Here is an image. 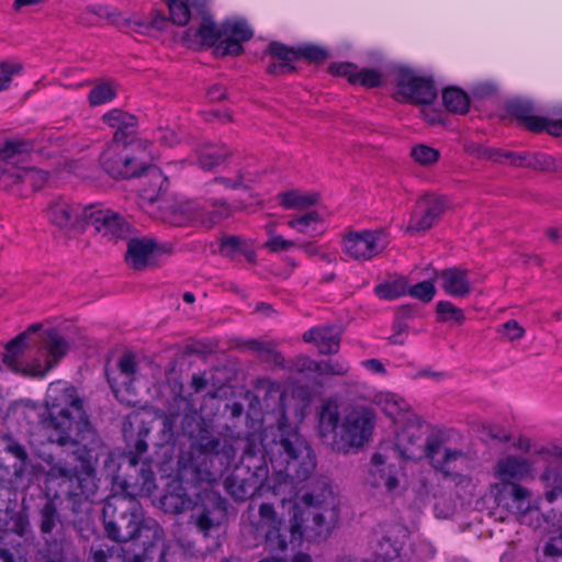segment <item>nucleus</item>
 Returning a JSON list of instances; mask_svg holds the SVG:
<instances>
[{"instance_id":"obj_25","label":"nucleus","mask_w":562,"mask_h":562,"mask_svg":"<svg viewBox=\"0 0 562 562\" xmlns=\"http://www.w3.org/2000/svg\"><path fill=\"white\" fill-rule=\"evenodd\" d=\"M104 124L111 128H115L113 139L115 143H126L137 126V117L122 109H112L102 116Z\"/></svg>"},{"instance_id":"obj_21","label":"nucleus","mask_w":562,"mask_h":562,"mask_svg":"<svg viewBox=\"0 0 562 562\" xmlns=\"http://www.w3.org/2000/svg\"><path fill=\"white\" fill-rule=\"evenodd\" d=\"M5 177L10 179L9 184L20 195H29L40 190L46 183L48 173L36 168H11L5 169Z\"/></svg>"},{"instance_id":"obj_43","label":"nucleus","mask_w":562,"mask_h":562,"mask_svg":"<svg viewBox=\"0 0 562 562\" xmlns=\"http://www.w3.org/2000/svg\"><path fill=\"white\" fill-rule=\"evenodd\" d=\"M442 101L449 112L465 114L470 108L469 95L461 89L447 88L442 92Z\"/></svg>"},{"instance_id":"obj_50","label":"nucleus","mask_w":562,"mask_h":562,"mask_svg":"<svg viewBox=\"0 0 562 562\" xmlns=\"http://www.w3.org/2000/svg\"><path fill=\"white\" fill-rule=\"evenodd\" d=\"M23 70V65L19 61L13 60H2L0 61V90H7L11 82L12 78L15 75H20Z\"/></svg>"},{"instance_id":"obj_10","label":"nucleus","mask_w":562,"mask_h":562,"mask_svg":"<svg viewBox=\"0 0 562 562\" xmlns=\"http://www.w3.org/2000/svg\"><path fill=\"white\" fill-rule=\"evenodd\" d=\"M386 244L382 231L371 229L350 232L342 240L344 252L357 261L371 260L385 249Z\"/></svg>"},{"instance_id":"obj_49","label":"nucleus","mask_w":562,"mask_h":562,"mask_svg":"<svg viewBox=\"0 0 562 562\" xmlns=\"http://www.w3.org/2000/svg\"><path fill=\"white\" fill-rule=\"evenodd\" d=\"M437 314L440 322L454 321L462 324L465 319L463 311L449 301L437 303Z\"/></svg>"},{"instance_id":"obj_37","label":"nucleus","mask_w":562,"mask_h":562,"mask_svg":"<svg viewBox=\"0 0 562 562\" xmlns=\"http://www.w3.org/2000/svg\"><path fill=\"white\" fill-rule=\"evenodd\" d=\"M220 254L229 259H235L243 255L250 263L256 261V251L251 245L240 236H226L220 241Z\"/></svg>"},{"instance_id":"obj_59","label":"nucleus","mask_w":562,"mask_h":562,"mask_svg":"<svg viewBox=\"0 0 562 562\" xmlns=\"http://www.w3.org/2000/svg\"><path fill=\"white\" fill-rule=\"evenodd\" d=\"M383 76L376 69H359L357 75V83L371 89L382 85Z\"/></svg>"},{"instance_id":"obj_13","label":"nucleus","mask_w":562,"mask_h":562,"mask_svg":"<svg viewBox=\"0 0 562 562\" xmlns=\"http://www.w3.org/2000/svg\"><path fill=\"white\" fill-rule=\"evenodd\" d=\"M103 169L115 179H130L140 177L145 162L139 161L131 153L115 143L109 146L101 155Z\"/></svg>"},{"instance_id":"obj_12","label":"nucleus","mask_w":562,"mask_h":562,"mask_svg":"<svg viewBox=\"0 0 562 562\" xmlns=\"http://www.w3.org/2000/svg\"><path fill=\"white\" fill-rule=\"evenodd\" d=\"M397 94L403 101L414 104H429L437 97L434 82L416 75L413 70L401 68L396 78Z\"/></svg>"},{"instance_id":"obj_3","label":"nucleus","mask_w":562,"mask_h":562,"mask_svg":"<svg viewBox=\"0 0 562 562\" xmlns=\"http://www.w3.org/2000/svg\"><path fill=\"white\" fill-rule=\"evenodd\" d=\"M103 521L110 539L120 542L138 541L147 551L161 540L164 531L154 519H144L142 506L125 493L110 496L103 506Z\"/></svg>"},{"instance_id":"obj_36","label":"nucleus","mask_w":562,"mask_h":562,"mask_svg":"<svg viewBox=\"0 0 562 562\" xmlns=\"http://www.w3.org/2000/svg\"><path fill=\"white\" fill-rule=\"evenodd\" d=\"M200 448L204 453L214 454L220 458L222 464H229L236 457V449L232 440L226 437L202 438Z\"/></svg>"},{"instance_id":"obj_33","label":"nucleus","mask_w":562,"mask_h":562,"mask_svg":"<svg viewBox=\"0 0 562 562\" xmlns=\"http://www.w3.org/2000/svg\"><path fill=\"white\" fill-rule=\"evenodd\" d=\"M42 348L46 352V359L41 360V366L49 364L52 370L66 356L69 344L56 329H48L42 335Z\"/></svg>"},{"instance_id":"obj_19","label":"nucleus","mask_w":562,"mask_h":562,"mask_svg":"<svg viewBox=\"0 0 562 562\" xmlns=\"http://www.w3.org/2000/svg\"><path fill=\"white\" fill-rule=\"evenodd\" d=\"M252 35V30L244 21L225 22L222 24V40L215 47L216 56L241 54V43L249 41Z\"/></svg>"},{"instance_id":"obj_24","label":"nucleus","mask_w":562,"mask_h":562,"mask_svg":"<svg viewBox=\"0 0 562 562\" xmlns=\"http://www.w3.org/2000/svg\"><path fill=\"white\" fill-rule=\"evenodd\" d=\"M224 484L226 492L236 501H246L254 496L259 488L255 473L249 471L241 473L240 469L229 474Z\"/></svg>"},{"instance_id":"obj_5","label":"nucleus","mask_w":562,"mask_h":562,"mask_svg":"<svg viewBox=\"0 0 562 562\" xmlns=\"http://www.w3.org/2000/svg\"><path fill=\"white\" fill-rule=\"evenodd\" d=\"M266 450L272 468L290 480L306 481L316 469V458L307 441L282 422Z\"/></svg>"},{"instance_id":"obj_14","label":"nucleus","mask_w":562,"mask_h":562,"mask_svg":"<svg viewBox=\"0 0 562 562\" xmlns=\"http://www.w3.org/2000/svg\"><path fill=\"white\" fill-rule=\"evenodd\" d=\"M27 348V333H21L7 344L2 357L3 363L12 371L23 375L44 376L49 371V364L41 366L38 359L25 362L22 357Z\"/></svg>"},{"instance_id":"obj_2","label":"nucleus","mask_w":562,"mask_h":562,"mask_svg":"<svg viewBox=\"0 0 562 562\" xmlns=\"http://www.w3.org/2000/svg\"><path fill=\"white\" fill-rule=\"evenodd\" d=\"M317 416L322 440L342 453L361 449L371 439L376 424L375 412L370 406L351 404L341 415L338 402L333 398L321 404Z\"/></svg>"},{"instance_id":"obj_45","label":"nucleus","mask_w":562,"mask_h":562,"mask_svg":"<svg viewBox=\"0 0 562 562\" xmlns=\"http://www.w3.org/2000/svg\"><path fill=\"white\" fill-rule=\"evenodd\" d=\"M117 94L116 86L110 81L98 82L88 94L90 106H99L111 102Z\"/></svg>"},{"instance_id":"obj_20","label":"nucleus","mask_w":562,"mask_h":562,"mask_svg":"<svg viewBox=\"0 0 562 562\" xmlns=\"http://www.w3.org/2000/svg\"><path fill=\"white\" fill-rule=\"evenodd\" d=\"M386 448L381 447L371 458L370 482L373 486H385L387 492L395 491L398 485L397 469L390 462L392 456Z\"/></svg>"},{"instance_id":"obj_60","label":"nucleus","mask_w":562,"mask_h":562,"mask_svg":"<svg viewBox=\"0 0 562 562\" xmlns=\"http://www.w3.org/2000/svg\"><path fill=\"white\" fill-rule=\"evenodd\" d=\"M512 497H513V501L517 503V509L520 512V513H527L529 509H530V503H529V497H530V492L519 485V484H512Z\"/></svg>"},{"instance_id":"obj_52","label":"nucleus","mask_w":562,"mask_h":562,"mask_svg":"<svg viewBox=\"0 0 562 562\" xmlns=\"http://www.w3.org/2000/svg\"><path fill=\"white\" fill-rule=\"evenodd\" d=\"M412 157L414 160L423 166H429L438 161L440 154L437 149L419 144L415 147H413Z\"/></svg>"},{"instance_id":"obj_8","label":"nucleus","mask_w":562,"mask_h":562,"mask_svg":"<svg viewBox=\"0 0 562 562\" xmlns=\"http://www.w3.org/2000/svg\"><path fill=\"white\" fill-rule=\"evenodd\" d=\"M63 140L57 133L49 132L44 134L41 139L35 142L24 140L21 138H8L0 140V159L5 167V161H13L33 150L41 155L50 157L58 153Z\"/></svg>"},{"instance_id":"obj_53","label":"nucleus","mask_w":562,"mask_h":562,"mask_svg":"<svg viewBox=\"0 0 562 562\" xmlns=\"http://www.w3.org/2000/svg\"><path fill=\"white\" fill-rule=\"evenodd\" d=\"M443 439L439 436H429L423 445V457L427 458L431 464L434 465V460H439L442 456L443 449Z\"/></svg>"},{"instance_id":"obj_32","label":"nucleus","mask_w":562,"mask_h":562,"mask_svg":"<svg viewBox=\"0 0 562 562\" xmlns=\"http://www.w3.org/2000/svg\"><path fill=\"white\" fill-rule=\"evenodd\" d=\"M222 40V27L218 29L209 18H203L198 29L190 27L184 32L183 41L189 47L213 46Z\"/></svg>"},{"instance_id":"obj_30","label":"nucleus","mask_w":562,"mask_h":562,"mask_svg":"<svg viewBox=\"0 0 562 562\" xmlns=\"http://www.w3.org/2000/svg\"><path fill=\"white\" fill-rule=\"evenodd\" d=\"M372 402L390 416L395 424H402L407 420L409 414L408 403L401 396L390 392H379L374 394Z\"/></svg>"},{"instance_id":"obj_55","label":"nucleus","mask_w":562,"mask_h":562,"mask_svg":"<svg viewBox=\"0 0 562 562\" xmlns=\"http://www.w3.org/2000/svg\"><path fill=\"white\" fill-rule=\"evenodd\" d=\"M319 370L317 373L322 375L344 376L349 372L350 366L345 360H326L318 361Z\"/></svg>"},{"instance_id":"obj_31","label":"nucleus","mask_w":562,"mask_h":562,"mask_svg":"<svg viewBox=\"0 0 562 562\" xmlns=\"http://www.w3.org/2000/svg\"><path fill=\"white\" fill-rule=\"evenodd\" d=\"M134 424L132 420H128L124 424V437L130 448L127 458L128 462L132 467H136L139 462V458L147 451L148 445L146 442V438L150 432V429L145 426L142 422L137 425V436L134 437Z\"/></svg>"},{"instance_id":"obj_61","label":"nucleus","mask_w":562,"mask_h":562,"mask_svg":"<svg viewBox=\"0 0 562 562\" xmlns=\"http://www.w3.org/2000/svg\"><path fill=\"white\" fill-rule=\"evenodd\" d=\"M333 75L346 77L352 85H357L358 67L350 63L333 64L329 66Z\"/></svg>"},{"instance_id":"obj_16","label":"nucleus","mask_w":562,"mask_h":562,"mask_svg":"<svg viewBox=\"0 0 562 562\" xmlns=\"http://www.w3.org/2000/svg\"><path fill=\"white\" fill-rule=\"evenodd\" d=\"M446 209V199L434 194L422 196L416 202L407 226V231L425 232L431 228L442 216Z\"/></svg>"},{"instance_id":"obj_62","label":"nucleus","mask_w":562,"mask_h":562,"mask_svg":"<svg viewBox=\"0 0 562 562\" xmlns=\"http://www.w3.org/2000/svg\"><path fill=\"white\" fill-rule=\"evenodd\" d=\"M497 333L503 335L508 340H517L520 339L525 329L518 324L517 321L510 319L497 328Z\"/></svg>"},{"instance_id":"obj_23","label":"nucleus","mask_w":562,"mask_h":562,"mask_svg":"<svg viewBox=\"0 0 562 562\" xmlns=\"http://www.w3.org/2000/svg\"><path fill=\"white\" fill-rule=\"evenodd\" d=\"M93 13L100 16H106L113 24L117 26H128L134 31H143L155 29L162 31L167 27L169 20L159 11H153L150 16L146 20L143 19H127L124 18L120 12H108L106 8H99L93 10Z\"/></svg>"},{"instance_id":"obj_22","label":"nucleus","mask_w":562,"mask_h":562,"mask_svg":"<svg viewBox=\"0 0 562 562\" xmlns=\"http://www.w3.org/2000/svg\"><path fill=\"white\" fill-rule=\"evenodd\" d=\"M155 215L171 226H186L198 221V213L191 204L175 199H164L158 202Z\"/></svg>"},{"instance_id":"obj_27","label":"nucleus","mask_w":562,"mask_h":562,"mask_svg":"<svg viewBox=\"0 0 562 562\" xmlns=\"http://www.w3.org/2000/svg\"><path fill=\"white\" fill-rule=\"evenodd\" d=\"M155 250H157V244L153 238H131L127 244L125 260L132 269L144 270Z\"/></svg>"},{"instance_id":"obj_57","label":"nucleus","mask_w":562,"mask_h":562,"mask_svg":"<svg viewBox=\"0 0 562 562\" xmlns=\"http://www.w3.org/2000/svg\"><path fill=\"white\" fill-rule=\"evenodd\" d=\"M299 59L303 58L311 63H322L328 58V52L316 45H302L297 47Z\"/></svg>"},{"instance_id":"obj_11","label":"nucleus","mask_w":562,"mask_h":562,"mask_svg":"<svg viewBox=\"0 0 562 562\" xmlns=\"http://www.w3.org/2000/svg\"><path fill=\"white\" fill-rule=\"evenodd\" d=\"M396 430L394 447H385L392 454L397 453L406 460L423 458L424 426L415 414H409L407 420Z\"/></svg>"},{"instance_id":"obj_54","label":"nucleus","mask_w":562,"mask_h":562,"mask_svg":"<svg viewBox=\"0 0 562 562\" xmlns=\"http://www.w3.org/2000/svg\"><path fill=\"white\" fill-rule=\"evenodd\" d=\"M407 293L424 303H428L434 299L436 288L431 281H422L412 286L407 284Z\"/></svg>"},{"instance_id":"obj_39","label":"nucleus","mask_w":562,"mask_h":562,"mask_svg":"<svg viewBox=\"0 0 562 562\" xmlns=\"http://www.w3.org/2000/svg\"><path fill=\"white\" fill-rule=\"evenodd\" d=\"M232 155L225 145L207 144L198 151V160L201 168L211 170L223 164Z\"/></svg>"},{"instance_id":"obj_64","label":"nucleus","mask_w":562,"mask_h":562,"mask_svg":"<svg viewBox=\"0 0 562 562\" xmlns=\"http://www.w3.org/2000/svg\"><path fill=\"white\" fill-rule=\"evenodd\" d=\"M215 182L223 184L227 189H240L246 188L247 183L252 182L254 179L249 178L244 172H238L236 178L218 177L214 179Z\"/></svg>"},{"instance_id":"obj_17","label":"nucleus","mask_w":562,"mask_h":562,"mask_svg":"<svg viewBox=\"0 0 562 562\" xmlns=\"http://www.w3.org/2000/svg\"><path fill=\"white\" fill-rule=\"evenodd\" d=\"M469 457L460 450L453 448H445L439 460H434V470L442 474L443 479L450 480L456 486L469 487L472 484L470 475L461 473L468 468Z\"/></svg>"},{"instance_id":"obj_56","label":"nucleus","mask_w":562,"mask_h":562,"mask_svg":"<svg viewBox=\"0 0 562 562\" xmlns=\"http://www.w3.org/2000/svg\"><path fill=\"white\" fill-rule=\"evenodd\" d=\"M517 447L526 452H532L535 454L544 456L554 459L562 460V447L549 446L539 449H531V442L528 438H519Z\"/></svg>"},{"instance_id":"obj_46","label":"nucleus","mask_w":562,"mask_h":562,"mask_svg":"<svg viewBox=\"0 0 562 562\" xmlns=\"http://www.w3.org/2000/svg\"><path fill=\"white\" fill-rule=\"evenodd\" d=\"M374 293L383 300H395L407 294V280L406 278L402 277L389 282L378 284L374 288Z\"/></svg>"},{"instance_id":"obj_9","label":"nucleus","mask_w":562,"mask_h":562,"mask_svg":"<svg viewBox=\"0 0 562 562\" xmlns=\"http://www.w3.org/2000/svg\"><path fill=\"white\" fill-rule=\"evenodd\" d=\"M201 502L193 508L191 518L204 537L220 530L226 518V502L214 492H205L200 496Z\"/></svg>"},{"instance_id":"obj_4","label":"nucleus","mask_w":562,"mask_h":562,"mask_svg":"<svg viewBox=\"0 0 562 562\" xmlns=\"http://www.w3.org/2000/svg\"><path fill=\"white\" fill-rule=\"evenodd\" d=\"M303 508L294 514L291 525L293 540L319 543L329 538L339 519L338 501L325 487L321 494L306 493L302 497Z\"/></svg>"},{"instance_id":"obj_35","label":"nucleus","mask_w":562,"mask_h":562,"mask_svg":"<svg viewBox=\"0 0 562 562\" xmlns=\"http://www.w3.org/2000/svg\"><path fill=\"white\" fill-rule=\"evenodd\" d=\"M206 0H167L170 21L179 26H184L191 19L192 10L202 12Z\"/></svg>"},{"instance_id":"obj_26","label":"nucleus","mask_w":562,"mask_h":562,"mask_svg":"<svg viewBox=\"0 0 562 562\" xmlns=\"http://www.w3.org/2000/svg\"><path fill=\"white\" fill-rule=\"evenodd\" d=\"M303 340L314 344L322 355L336 353L340 347V334L335 327H314L303 334Z\"/></svg>"},{"instance_id":"obj_18","label":"nucleus","mask_w":562,"mask_h":562,"mask_svg":"<svg viewBox=\"0 0 562 562\" xmlns=\"http://www.w3.org/2000/svg\"><path fill=\"white\" fill-rule=\"evenodd\" d=\"M508 112L532 132L547 131L551 135L562 136V120L551 121L535 115L532 105L527 101L512 102Z\"/></svg>"},{"instance_id":"obj_6","label":"nucleus","mask_w":562,"mask_h":562,"mask_svg":"<svg viewBox=\"0 0 562 562\" xmlns=\"http://www.w3.org/2000/svg\"><path fill=\"white\" fill-rule=\"evenodd\" d=\"M46 214L49 223L68 238L82 233L87 225V205L64 196L50 201Z\"/></svg>"},{"instance_id":"obj_34","label":"nucleus","mask_w":562,"mask_h":562,"mask_svg":"<svg viewBox=\"0 0 562 562\" xmlns=\"http://www.w3.org/2000/svg\"><path fill=\"white\" fill-rule=\"evenodd\" d=\"M531 463L524 458L507 457L497 462L496 475L504 482L510 480H522L530 475Z\"/></svg>"},{"instance_id":"obj_15","label":"nucleus","mask_w":562,"mask_h":562,"mask_svg":"<svg viewBox=\"0 0 562 562\" xmlns=\"http://www.w3.org/2000/svg\"><path fill=\"white\" fill-rule=\"evenodd\" d=\"M282 520L279 518L271 504L262 503L258 509V517L251 520V526L257 535L266 538V544L271 551H285L286 540L281 533Z\"/></svg>"},{"instance_id":"obj_29","label":"nucleus","mask_w":562,"mask_h":562,"mask_svg":"<svg viewBox=\"0 0 562 562\" xmlns=\"http://www.w3.org/2000/svg\"><path fill=\"white\" fill-rule=\"evenodd\" d=\"M438 277L441 288L450 296L464 297L472 291L467 270L457 267L448 268L443 269Z\"/></svg>"},{"instance_id":"obj_40","label":"nucleus","mask_w":562,"mask_h":562,"mask_svg":"<svg viewBox=\"0 0 562 562\" xmlns=\"http://www.w3.org/2000/svg\"><path fill=\"white\" fill-rule=\"evenodd\" d=\"M317 193H305L299 190L284 191L278 194L280 205L285 210H304L318 201Z\"/></svg>"},{"instance_id":"obj_58","label":"nucleus","mask_w":562,"mask_h":562,"mask_svg":"<svg viewBox=\"0 0 562 562\" xmlns=\"http://www.w3.org/2000/svg\"><path fill=\"white\" fill-rule=\"evenodd\" d=\"M289 369L297 373H314L319 370L318 361L312 358L300 355L290 361Z\"/></svg>"},{"instance_id":"obj_51","label":"nucleus","mask_w":562,"mask_h":562,"mask_svg":"<svg viewBox=\"0 0 562 562\" xmlns=\"http://www.w3.org/2000/svg\"><path fill=\"white\" fill-rule=\"evenodd\" d=\"M267 54L272 59L293 63L299 59L297 48L288 47L279 42H272L267 47Z\"/></svg>"},{"instance_id":"obj_44","label":"nucleus","mask_w":562,"mask_h":562,"mask_svg":"<svg viewBox=\"0 0 562 562\" xmlns=\"http://www.w3.org/2000/svg\"><path fill=\"white\" fill-rule=\"evenodd\" d=\"M198 222L206 228H212L232 214L231 206L225 202L215 203L211 211H196Z\"/></svg>"},{"instance_id":"obj_63","label":"nucleus","mask_w":562,"mask_h":562,"mask_svg":"<svg viewBox=\"0 0 562 562\" xmlns=\"http://www.w3.org/2000/svg\"><path fill=\"white\" fill-rule=\"evenodd\" d=\"M5 441H7V443H5L4 450L8 453L15 457L21 462L22 467H25L29 462V454H27L24 446L18 441H15L11 437H7Z\"/></svg>"},{"instance_id":"obj_28","label":"nucleus","mask_w":562,"mask_h":562,"mask_svg":"<svg viewBox=\"0 0 562 562\" xmlns=\"http://www.w3.org/2000/svg\"><path fill=\"white\" fill-rule=\"evenodd\" d=\"M146 173L148 187L143 188L140 192V199L144 203L154 205L155 203L164 200L161 195L168 189V180L162 175L161 170L154 166L145 162V168L142 170V175Z\"/></svg>"},{"instance_id":"obj_41","label":"nucleus","mask_w":562,"mask_h":562,"mask_svg":"<svg viewBox=\"0 0 562 562\" xmlns=\"http://www.w3.org/2000/svg\"><path fill=\"white\" fill-rule=\"evenodd\" d=\"M402 549L403 543L392 531H389L378 541L374 553L384 562H394L401 557Z\"/></svg>"},{"instance_id":"obj_7","label":"nucleus","mask_w":562,"mask_h":562,"mask_svg":"<svg viewBox=\"0 0 562 562\" xmlns=\"http://www.w3.org/2000/svg\"><path fill=\"white\" fill-rule=\"evenodd\" d=\"M87 225L111 241L127 238L132 232V225L124 217L101 204L87 205Z\"/></svg>"},{"instance_id":"obj_47","label":"nucleus","mask_w":562,"mask_h":562,"mask_svg":"<svg viewBox=\"0 0 562 562\" xmlns=\"http://www.w3.org/2000/svg\"><path fill=\"white\" fill-rule=\"evenodd\" d=\"M59 514L54 499L48 498L41 509V531L44 535L52 533L59 522Z\"/></svg>"},{"instance_id":"obj_48","label":"nucleus","mask_w":562,"mask_h":562,"mask_svg":"<svg viewBox=\"0 0 562 562\" xmlns=\"http://www.w3.org/2000/svg\"><path fill=\"white\" fill-rule=\"evenodd\" d=\"M119 370H120V373L121 375L123 376V381L120 382L121 385H127L128 383H131V381L133 380V376L136 372V362H135V359L132 355H124L120 360H119ZM108 380L111 384V387L114 392H117L119 391V383L116 382H113L110 378V375H108Z\"/></svg>"},{"instance_id":"obj_42","label":"nucleus","mask_w":562,"mask_h":562,"mask_svg":"<svg viewBox=\"0 0 562 562\" xmlns=\"http://www.w3.org/2000/svg\"><path fill=\"white\" fill-rule=\"evenodd\" d=\"M288 226L311 237L318 236L323 233L322 217L316 211L290 220Z\"/></svg>"},{"instance_id":"obj_38","label":"nucleus","mask_w":562,"mask_h":562,"mask_svg":"<svg viewBox=\"0 0 562 562\" xmlns=\"http://www.w3.org/2000/svg\"><path fill=\"white\" fill-rule=\"evenodd\" d=\"M122 487L123 493L135 498L139 495H149L156 487L155 474L147 463H143L139 470V479L134 483L125 481Z\"/></svg>"},{"instance_id":"obj_1","label":"nucleus","mask_w":562,"mask_h":562,"mask_svg":"<svg viewBox=\"0 0 562 562\" xmlns=\"http://www.w3.org/2000/svg\"><path fill=\"white\" fill-rule=\"evenodd\" d=\"M38 423L50 443L61 448L64 457L44 458L48 464L46 482L60 481L74 503L94 496L98 490V450L102 442L90 423L85 400L65 382L52 383L47 390Z\"/></svg>"}]
</instances>
